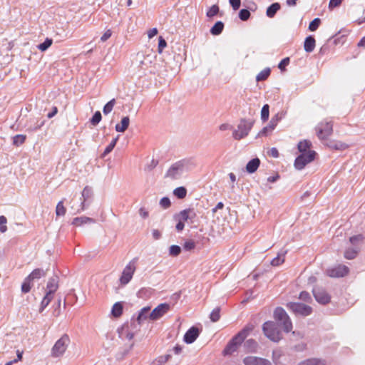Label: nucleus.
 I'll return each mask as SVG.
<instances>
[{
    "label": "nucleus",
    "mask_w": 365,
    "mask_h": 365,
    "mask_svg": "<svg viewBox=\"0 0 365 365\" xmlns=\"http://www.w3.org/2000/svg\"><path fill=\"white\" fill-rule=\"evenodd\" d=\"M195 166V163L192 159L185 158L173 163L168 170L165 177L172 180H178L182 175L190 170Z\"/></svg>",
    "instance_id": "1"
},
{
    "label": "nucleus",
    "mask_w": 365,
    "mask_h": 365,
    "mask_svg": "<svg viewBox=\"0 0 365 365\" xmlns=\"http://www.w3.org/2000/svg\"><path fill=\"white\" fill-rule=\"evenodd\" d=\"M252 329V327H246L240 331L230 341L223 350V354L225 355H230L235 352L237 349L238 346L244 341Z\"/></svg>",
    "instance_id": "2"
},
{
    "label": "nucleus",
    "mask_w": 365,
    "mask_h": 365,
    "mask_svg": "<svg viewBox=\"0 0 365 365\" xmlns=\"http://www.w3.org/2000/svg\"><path fill=\"white\" fill-rule=\"evenodd\" d=\"M70 338L68 335L63 334L59 339H58L53 346L51 351V356L53 358H60L65 354L69 344Z\"/></svg>",
    "instance_id": "3"
},
{
    "label": "nucleus",
    "mask_w": 365,
    "mask_h": 365,
    "mask_svg": "<svg viewBox=\"0 0 365 365\" xmlns=\"http://www.w3.org/2000/svg\"><path fill=\"white\" fill-rule=\"evenodd\" d=\"M253 126V121L251 120L241 119L237 129L233 131L232 137L235 140H241L245 138Z\"/></svg>",
    "instance_id": "4"
},
{
    "label": "nucleus",
    "mask_w": 365,
    "mask_h": 365,
    "mask_svg": "<svg viewBox=\"0 0 365 365\" xmlns=\"http://www.w3.org/2000/svg\"><path fill=\"white\" fill-rule=\"evenodd\" d=\"M138 258H133L125 267L120 277V283L121 285H126L132 279L133 276L136 269V263Z\"/></svg>",
    "instance_id": "5"
},
{
    "label": "nucleus",
    "mask_w": 365,
    "mask_h": 365,
    "mask_svg": "<svg viewBox=\"0 0 365 365\" xmlns=\"http://www.w3.org/2000/svg\"><path fill=\"white\" fill-rule=\"evenodd\" d=\"M262 329L265 336L274 342H277L282 339L281 332L274 322H265Z\"/></svg>",
    "instance_id": "6"
},
{
    "label": "nucleus",
    "mask_w": 365,
    "mask_h": 365,
    "mask_svg": "<svg viewBox=\"0 0 365 365\" xmlns=\"http://www.w3.org/2000/svg\"><path fill=\"white\" fill-rule=\"evenodd\" d=\"M155 61V56L148 55L143 57L138 67L143 75H147L148 73L155 74L157 72Z\"/></svg>",
    "instance_id": "7"
},
{
    "label": "nucleus",
    "mask_w": 365,
    "mask_h": 365,
    "mask_svg": "<svg viewBox=\"0 0 365 365\" xmlns=\"http://www.w3.org/2000/svg\"><path fill=\"white\" fill-rule=\"evenodd\" d=\"M274 319L278 321L283 327V329L286 332H289L292 329V324L289 317L282 307H277L274 312Z\"/></svg>",
    "instance_id": "8"
},
{
    "label": "nucleus",
    "mask_w": 365,
    "mask_h": 365,
    "mask_svg": "<svg viewBox=\"0 0 365 365\" xmlns=\"http://www.w3.org/2000/svg\"><path fill=\"white\" fill-rule=\"evenodd\" d=\"M138 331V328L135 324V322H132L130 324H126L122 326L121 328L118 329V332L119 337L122 339H127L130 341L134 337L135 334Z\"/></svg>",
    "instance_id": "9"
},
{
    "label": "nucleus",
    "mask_w": 365,
    "mask_h": 365,
    "mask_svg": "<svg viewBox=\"0 0 365 365\" xmlns=\"http://www.w3.org/2000/svg\"><path fill=\"white\" fill-rule=\"evenodd\" d=\"M316 153L308 150L307 153H301L294 160V167L297 170H302L308 163L314 160Z\"/></svg>",
    "instance_id": "10"
},
{
    "label": "nucleus",
    "mask_w": 365,
    "mask_h": 365,
    "mask_svg": "<svg viewBox=\"0 0 365 365\" xmlns=\"http://www.w3.org/2000/svg\"><path fill=\"white\" fill-rule=\"evenodd\" d=\"M287 307L296 315L307 317L312 314V308L302 303L289 302Z\"/></svg>",
    "instance_id": "11"
},
{
    "label": "nucleus",
    "mask_w": 365,
    "mask_h": 365,
    "mask_svg": "<svg viewBox=\"0 0 365 365\" xmlns=\"http://www.w3.org/2000/svg\"><path fill=\"white\" fill-rule=\"evenodd\" d=\"M317 135L320 140L327 139L333 131V125L331 122H322L316 128Z\"/></svg>",
    "instance_id": "12"
},
{
    "label": "nucleus",
    "mask_w": 365,
    "mask_h": 365,
    "mask_svg": "<svg viewBox=\"0 0 365 365\" xmlns=\"http://www.w3.org/2000/svg\"><path fill=\"white\" fill-rule=\"evenodd\" d=\"M197 217L196 211L194 208H187L180 211L179 213L175 215V219H180V221H183L193 223Z\"/></svg>",
    "instance_id": "13"
},
{
    "label": "nucleus",
    "mask_w": 365,
    "mask_h": 365,
    "mask_svg": "<svg viewBox=\"0 0 365 365\" xmlns=\"http://www.w3.org/2000/svg\"><path fill=\"white\" fill-rule=\"evenodd\" d=\"M170 304L163 303L156 307L150 314V320L155 321L161 318L170 310Z\"/></svg>",
    "instance_id": "14"
},
{
    "label": "nucleus",
    "mask_w": 365,
    "mask_h": 365,
    "mask_svg": "<svg viewBox=\"0 0 365 365\" xmlns=\"http://www.w3.org/2000/svg\"><path fill=\"white\" fill-rule=\"evenodd\" d=\"M327 274L331 277H341L349 272V268L345 265L339 264L327 270Z\"/></svg>",
    "instance_id": "15"
},
{
    "label": "nucleus",
    "mask_w": 365,
    "mask_h": 365,
    "mask_svg": "<svg viewBox=\"0 0 365 365\" xmlns=\"http://www.w3.org/2000/svg\"><path fill=\"white\" fill-rule=\"evenodd\" d=\"M313 294L315 299L320 304H326L330 301V296L322 288L316 287L313 289Z\"/></svg>",
    "instance_id": "16"
},
{
    "label": "nucleus",
    "mask_w": 365,
    "mask_h": 365,
    "mask_svg": "<svg viewBox=\"0 0 365 365\" xmlns=\"http://www.w3.org/2000/svg\"><path fill=\"white\" fill-rule=\"evenodd\" d=\"M245 365H272V363L265 359L249 356L243 359Z\"/></svg>",
    "instance_id": "17"
},
{
    "label": "nucleus",
    "mask_w": 365,
    "mask_h": 365,
    "mask_svg": "<svg viewBox=\"0 0 365 365\" xmlns=\"http://www.w3.org/2000/svg\"><path fill=\"white\" fill-rule=\"evenodd\" d=\"M200 334V330L195 327L189 329L184 335V341L187 344L193 343Z\"/></svg>",
    "instance_id": "18"
},
{
    "label": "nucleus",
    "mask_w": 365,
    "mask_h": 365,
    "mask_svg": "<svg viewBox=\"0 0 365 365\" xmlns=\"http://www.w3.org/2000/svg\"><path fill=\"white\" fill-rule=\"evenodd\" d=\"M150 307L147 306L143 308H142L138 314V317L135 319V321L138 322V325L142 324L144 323L147 319H150Z\"/></svg>",
    "instance_id": "19"
},
{
    "label": "nucleus",
    "mask_w": 365,
    "mask_h": 365,
    "mask_svg": "<svg viewBox=\"0 0 365 365\" xmlns=\"http://www.w3.org/2000/svg\"><path fill=\"white\" fill-rule=\"evenodd\" d=\"M81 195H82V202L80 205V208L77 210V212H80L81 211H83L86 208L85 207V202L87 200H88L89 198H91V195H92V190L91 187L86 186L84 187V189L82 191V193H81Z\"/></svg>",
    "instance_id": "20"
},
{
    "label": "nucleus",
    "mask_w": 365,
    "mask_h": 365,
    "mask_svg": "<svg viewBox=\"0 0 365 365\" xmlns=\"http://www.w3.org/2000/svg\"><path fill=\"white\" fill-rule=\"evenodd\" d=\"M130 124V118L128 116H125L121 119L120 123H117L115 126V129L117 132L123 133L125 132Z\"/></svg>",
    "instance_id": "21"
},
{
    "label": "nucleus",
    "mask_w": 365,
    "mask_h": 365,
    "mask_svg": "<svg viewBox=\"0 0 365 365\" xmlns=\"http://www.w3.org/2000/svg\"><path fill=\"white\" fill-rule=\"evenodd\" d=\"M316 41L314 38L312 36H307L305 38L304 43V48L305 51L308 53H311L314 51L315 48Z\"/></svg>",
    "instance_id": "22"
},
{
    "label": "nucleus",
    "mask_w": 365,
    "mask_h": 365,
    "mask_svg": "<svg viewBox=\"0 0 365 365\" xmlns=\"http://www.w3.org/2000/svg\"><path fill=\"white\" fill-rule=\"evenodd\" d=\"M259 164H260V160L257 158H253L252 160H250L246 165L247 172L249 173H255L259 168Z\"/></svg>",
    "instance_id": "23"
},
{
    "label": "nucleus",
    "mask_w": 365,
    "mask_h": 365,
    "mask_svg": "<svg viewBox=\"0 0 365 365\" xmlns=\"http://www.w3.org/2000/svg\"><path fill=\"white\" fill-rule=\"evenodd\" d=\"M58 287V280L56 276H54L49 279L46 289L47 292H50V293H55Z\"/></svg>",
    "instance_id": "24"
},
{
    "label": "nucleus",
    "mask_w": 365,
    "mask_h": 365,
    "mask_svg": "<svg viewBox=\"0 0 365 365\" xmlns=\"http://www.w3.org/2000/svg\"><path fill=\"white\" fill-rule=\"evenodd\" d=\"M95 220L93 218L86 217V216H81L75 217L73 220L72 224L76 226H81L84 224L87 223H94Z\"/></svg>",
    "instance_id": "25"
},
{
    "label": "nucleus",
    "mask_w": 365,
    "mask_h": 365,
    "mask_svg": "<svg viewBox=\"0 0 365 365\" xmlns=\"http://www.w3.org/2000/svg\"><path fill=\"white\" fill-rule=\"evenodd\" d=\"M243 346L247 351L255 352L257 348V343L255 340L250 339L244 343Z\"/></svg>",
    "instance_id": "26"
},
{
    "label": "nucleus",
    "mask_w": 365,
    "mask_h": 365,
    "mask_svg": "<svg viewBox=\"0 0 365 365\" xmlns=\"http://www.w3.org/2000/svg\"><path fill=\"white\" fill-rule=\"evenodd\" d=\"M280 7L279 3H273L267 9V16L269 18L274 17L276 13L280 9Z\"/></svg>",
    "instance_id": "27"
},
{
    "label": "nucleus",
    "mask_w": 365,
    "mask_h": 365,
    "mask_svg": "<svg viewBox=\"0 0 365 365\" xmlns=\"http://www.w3.org/2000/svg\"><path fill=\"white\" fill-rule=\"evenodd\" d=\"M123 306L122 302H116L113 304L111 309V314L114 317H119L123 313Z\"/></svg>",
    "instance_id": "28"
},
{
    "label": "nucleus",
    "mask_w": 365,
    "mask_h": 365,
    "mask_svg": "<svg viewBox=\"0 0 365 365\" xmlns=\"http://www.w3.org/2000/svg\"><path fill=\"white\" fill-rule=\"evenodd\" d=\"M311 145L312 143L309 140H304L298 143L297 148L301 153H307L308 150H309V149L310 148Z\"/></svg>",
    "instance_id": "29"
},
{
    "label": "nucleus",
    "mask_w": 365,
    "mask_h": 365,
    "mask_svg": "<svg viewBox=\"0 0 365 365\" xmlns=\"http://www.w3.org/2000/svg\"><path fill=\"white\" fill-rule=\"evenodd\" d=\"M223 29H224V24L222 21H217L210 29V33L212 35L217 36V35H220L222 32Z\"/></svg>",
    "instance_id": "30"
},
{
    "label": "nucleus",
    "mask_w": 365,
    "mask_h": 365,
    "mask_svg": "<svg viewBox=\"0 0 365 365\" xmlns=\"http://www.w3.org/2000/svg\"><path fill=\"white\" fill-rule=\"evenodd\" d=\"M46 274L45 272L41 269H35L28 277L27 280H34L39 279Z\"/></svg>",
    "instance_id": "31"
},
{
    "label": "nucleus",
    "mask_w": 365,
    "mask_h": 365,
    "mask_svg": "<svg viewBox=\"0 0 365 365\" xmlns=\"http://www.w3.org/2000/svg\"><path fill=\"white\" fill-rule=\"evenodd\" d=\"M299 365H326L324 360L319 359H309L299 363Z\"/></svg>",
    "instance_id": "32"
},
{
    "label": "nucleus",
    "mask_w": 365,
    "mask_h": 365,
    "mask_svg": "<svg viewBox=\"0 0 365 365\" xmlns=\"http://www.w3.org/2000/svg\"><path fill=\"white\" fill-rule=\"evenodd\" d=\"M286 253L287 251H284L282 253H279L277 256L271 261V264L272 266H279L282 264L284 262V255Z\"/></svg>",
    "instance_id": "33"
},
{
    "label": "nucleus",
    "mask_w": 365,
    "mask_h": 365,
    "mask_svg": "<svg viewBox=\"0 0 365 365\" xmlns=\"http://www.w3.org/2000/svg\"><path fill=\"white\" fill-rule=\"evenodd\" d=\"M270 68H267L260 71L256 76L257 81H262L266 80L270 75Z\"/></svg>",
    "instance_id": "34"
},
{
    "label": "nucleus",
    "mask_w": 365,
    "mask_h": 365,
    "mask_svg": "<svg viewBox=\"0 0 365 365\" xmlns=\"http://www.w3.org/2000/svg\"><path fill=\"white\" fill-rule=\"evenodd\" d=\"M115 99L113 98L110 101H108L103 107V113L105 115L109 114L113 109V107L115 105Z\"/></svg>",
    "instance_id": "35"
},
{
    "label": "nucleus",
    "mask_w": 365,
    "mask_h": 365,
    "mask_svg": "<svg viewBox=\"0 0 365 365\" xmlns=\"http://www.w3.org/2000/svg\"><path fill=\"white\" fill-rule=\"evenodd\" d=\"M173 194L179 199H183L186 197L187 190L184 187H178L173 190Z\"/></svg>",
    "instance_id": "36"
},
{
    "label": "nucleus",
    "mask_w": 365,
    "mask_h": 365,
    "mask_svg": "<svg viewBox=\"0 0 365 365\" xmlns=\"http://www.w3.org/2000/svg\"><path fill=\"white\" fill-rule=\"evenodd\" d=\"M66 212V209L63 205V200L58 202L56 207V214L57 216H64Z\"/></svg>",
    "instance_id": "37"
},
{
    "label": "nucleus",
    "mask_w": 365,
    "mask_h": 365,
    "mask_svg": "<svg viewBox=\"0 0 365 365\" xmlns=\"http://www.w3.org/2000/svg\"><path fill=\"white\" fill-rule=\"evenodd\" d=\"M358 252V249H347L344 252V257L348 259H354L356 257Z\"/></svg>",
    "instance_id": "38"
},
{
    "label": "nucleus",
    "mask_w": 365,
    "mask_h": 365,
    "mask_svg": "<svg viewBox=\"0 0 365 365\" xmlns=\"http://www.w3.org/2000/svg\"><path fill=\"white\" fill-rule=\"evenodd\" d=\"M269 115V106L268 104H265L263 106L261 110V119L262 121H266L268 120Z\"/></svg>",
    "instance_id": "39"
},
{
    "label": "nucleus",
    "mask_w": 365,
    "mask_h": 365,
    "mask_svg": "<svg viewBox=\"0 0 365 365\" xmlns=\"http://www.w3.org/2000/svg\"><path fill=\"white\" fill-rule=\"evenodd\" d=\"M52 43L51 38H46L42 43L38 45V48L41 51H45L51 46Z\"/></svg>",
    "instance_id": "40"
},
{
    "label": "nucleus",
    "mask_w": 365,
    "mask_h": 365,
    "mask_svg": "<svg viewBox=\"0 0 365 365\" xmlns=\"http://www.w3.org/2000/svg\"><path fill=\"white\" fill-rule=\"evenodd\" d=\"M118 140V137H116L112 140V141L110 143V144L106 148V149L103 153V157H105L106 155H107L108 153H110L113 150V149L114 148V147L116 145Z\"/></svg>",
    "instance_id": "41"
},
{
    "label": "nucleus",
    "mask_w": 365,
    "mask_h": 365,
    "mask_svg": "<svg viewBox=\"0 0 365 365\" xmlns=\"http://www.w3.org/2000/svg\"><path fill=\"white\" fill-rule=\"evenodd\" d=\"M210 318L213 322H217L220 318V309L219 307L214 309L210 313Z\"/></svg>",
    "instance_id": "42"
},
{
    "label": "nucleus",
    "mask_w": 365,
    "mask_h": 365,
    "mask_svg": "<svg viewBox=\"0 0 365 365\" xmlns=\"http://www.w3.org/2000/svg\"><path fill=\"white\" fill-rule=\"evenodd\" d=\"M26 140V136L24 135H16L13 138V144L16 146L22 145Z\"/></svg>",
    "instance_id": "43"
},
{
    "label": "nucleus",
    "mask_w": 365,
    "mask_h": 365,
    "mask_svg": "<svg viewBox=\"0 0 365 365\" xmlns=\"http://www.w3.org/2000/svg\"><path fill=\"white\" fill-rule=\"evenodd\" d=\"M328 146L336 150H344L347 148V145L341 142H330Z\"/></svg>",
    "instance_id": "44"
},
{
    "label": "nucleus",
    "mask_w": 365,
    "mask_h": 365,
    "mask_svg": "<svg viewBox=\"0 0 365 365\" xmlns=\"http://www.w3.org/2000/svg\"><path fill=\"white\" fill-rule=\"evenodd\" d=\"M219 10V6L215 4L210 8V9L207 11L206 15L207 17L212 18L218 14Z\"/></svg>",
    "instance_id": "45"
},
{
    "label": "nucleus",
    "mask_w": 365,
    "mask_h": 365,
    "mask_svg": "<svg viewBox=\"0 0 365 365\" xmlns=\"http://www.w3.org/2000/svg\"><path fill=\"white\" fill-rule=\"evenodd\" d=\"M320 23H321L320 19L315 18L312 21L310 22V24L309 25V29L311 31H316L319 28Z\"/></svg>",
    "instance_id": "46"
},
{
    "label": "nucleus",
    "mask_w": 365,
    "mask_h": 365,
    "mask_svg": "<svg viewBox=\"0 0 365 365\" xmlns=\"http://www.w3.org/2000/svg\"><path fill=\"white\" fill-rule=\"evenodd\" d=\"M102 116L100 111H96L91 119V123L93 125H96L101 120Z\"/></svg>",
    "instance_id": "47"
},
{
    "label": "nucleus",
    "mask_w": 365,
    "mask_h": 365,
    "mask_svg": "<svg viewBox=\"0 0 365 365\" xmlns=\"http://www.w3.org/2000/svg\"><path fill=\"white\" fill-rule=\"evenodd\" d=\"M250 16V12L247 9H242L239 12V18L242 21H247Z\"/></svg>",
    "instance_id": "48"
},
{
    "label": "nucleus",
    "mask_w": 365,
    "mask_h": 365,
    "mask_svg": "<svg viewBox=\"0 0 365 365\" xmlns=\"http://www.w3.org/2000/svg\"><path fill=\"white\" fill-rule=\"evenodd\" d=\"M181 252V248L178 245H172L169 249V254L172 256H178Z\"/></svg>",
    "instance_id": "49"
},
{
    "label": "nucleus",
    "mask_w": 365,
    "mask_h": 365,
    "mask_svg": "<svg viewBox=\"0 0 365 365\" xmlns=\"http://www.w3.org/2000/svg\"><path fill=\"white\" fill-rule=\"evenodd\" d=\"M195 247V242L192 240H187L184 245H183V248L187 250V251H190V250H193L194 248Z\"/></svg>",
    "instance_id": "50"
},
{
    "label": "nucleus",
    "mask_w": 365,
    "mask_h": 365,
    "mask_svg": "<svg viewBox=\"0 0 365 365\" xmlns=\"http://www.w3.org/2000/svg\"><path fill=\"white\" fill-rule=\"evenodd\" d=\"M7 222V220L6 218V217L4 216H0V231L1 232L4 233L7 230V227H6V224Z\"/></svg>",
    "instance_id": "51"
},
{
    "label": "nucleus",
    "mask_w": 365,
    "mask_h": 365,
    "mask_svg": "<svg viewBox=\"0 0 365 365\" xmlns=\"http://www.w3.org/2000/svg\"><path fill=\"white\" fill-rule=\"evenodd\" d=\"M45 121L44 120H37V122L34 125H30L29 128V130L31 131H36L37 130L40 129L43 125Z\"/></svg>",
    "instance_id": "52"
},
{
    "label": "nucleus",
    "mask_w": 365,
    "mask_h": 365,
    "mask_svg": "<svg viewBox=\"0 0 365 365\" xmlns=\"http://www.w3.org/2000/svg\"><path fill=\"white\" fill-rule=\"evenodd\" d=\"M170 205V200L167 197H164L160 200V205L165 209L168 208Z\"/></svg>",
    "instance_id": "53"
},
{
    "label": "nucleus",
    "mask_w": 365,
    "mask_h": 365,
    "mask_svg": "<svg viewBox=\"0 0 365 365\" xmlns=\"http://www.w3.org/2000/svg\"><path fill=\"white\" fill-rule=\"evenodd\" d=\"M299 298L304 302H309L312 300L309 293L305 291H303L299 294Z\"/></svg>",
    "instance_id": "54"
},
{
    "label": "nucleus",
    "mask_w": 365,
    "mask_h": 365,
    "mask_svg": "<svg viewBox=\"0 0 365 365\" xmlns=\"http://www.w3.org/2000/svg\"><path fill=\"white\" fill-rule=\"evenodd\" d=\"M167 46V42L162 37H159V42H158V52L160 53H162L163 50Z\"/></svg>",
    "instance_id": "55"
},
{
    "label": "nucleus",
    "mask_w": 365,
    "mask_h": 365,
    "mask_svg": "<svg viewBox=\"0 0 365 365\" xmlns=\"http://www.w3.org/2000/svg\"><path fill=\"white\" fill-rule=\"evenodd\" d=\"M30 282L31 280H27V278L25 279L21 286V290L23 292L27 293L31 290Z\"/></svg>",
    "instance_id": "56"
},
{
    "label": "nucleus",
    "mask_w": 365,
    "mask_h": 365,
    "mask_svg": "<svg viewBox=\"0 0 365 365\" xmlns=\"http://www.w3.org/2000/svg\"><path fill=\"white\" fill-rule=\"evenodd\" d=\"M363 240V237L361 235H355V236H353V237H351L350 239H349V241L350 242L355 245H356L357 243L361 242Z\"/></svg>",
    "instance_id": "57"
},
{
    "label": "nucleus",
    "mask_w": 365,
    "mask_h": 365,
    "mask_svg": "<svg viewBox=\"0 0 365 365\" xmlns=\"http://www.w3.org/2000/svg\"><path fill=\"white\" fill-rule=\"evenodd\" d=\"M229 2L235 11L239 9L240 7L241 0H229Z\"/></svg>",
    "instance_id": "58"
},
{
    "label": "nucleus",
    "mask_w": 365,
    "mask_h": 365,
    "mask_svg": "<svg viewBox=\"0 0 365 365\" xmlns=\"http://www.w3.org/2000/svg\"><path fill=\"white\" fill-rule=\"evenodd\" d=\"M289 58H285L284 59H282L280 63H279L278 65V67L280 70H284L285 68V67L289 64Z\"/></svg>",
    "instance_id": "59"
},
{
    "label": "nucleus",
    "mask_w": 365,
    "mask_h": 365,
    "mask_svg": "<svg viewBox=\"0 0 365 365\" xmlns=\"http://www.w3.org/2000/svg\"><path fill=\"white\" fill-rule=\"evenodd\" d=\"M112 35V31L110 29H108L101 37V41L105 42L107 41Z\"/></svg>",
    "instance_id": "60"
},
{
    "label": "nucleus",
    "mask_w": 365,
    "mask_h": 365,
    "mask_svg": "<svg viewBox=\"0 0 365 365\" xmlns=\"http://www.w3.org/2000/svg\"><path fill=\"white\" fill-rule=\"evenodd\" d=\"M139 215L142 218L146 219L149 216V212L145 208L141 207L139 210Z\"/></svg>",
    "instance_id": "61"
},
{
    "label": "nucleus",
    "mask_w": 365,
    "mask_h": 365,
    "mask_svg": "<svg viewBox=\"0 0 365 365\" xmlns=\"http://www.w3.org/2000/svg\"><path fill=\"white\" fill-rule=\"evenodd\" d=\"M176 221H178V223L175 226L176 230L178 232L182 231L185 227V224L183 221H180V219H175Z\"/></svg>",
    "instance_id": "62"
},
{
    "label": "nucleus",
    "mask_w": 365,
    "mask_h": 365,
    "mask_svg": "<svg viewBox=\"0 0 365 365\" xmlns=\"http://www.w3.org/2000/svg\"><path fill=\"white\" fill-rule=\"evenodd\" d=\"M277 124V120H275L274 118H272L269 123L267 126H269V131H272L276 125Z\"/></svg>",
    "instance_id": "63"
},
{
    "label": "nucleus",
    "mask_w": 365,
    "mask_h": 365,
    "mask_svg": "<svg viewBox=\"0 0 365 365\" xmlns=\"http://www.w3.org/2000/svg\"><path fill=\"white\" fill-rule=\"evenodd\" d=\"M269 154L275 158H278L279 155L278 150L276 148H272L269 151Z\"/></svg>",
    "instance_id": "64"
}]
</instances>
